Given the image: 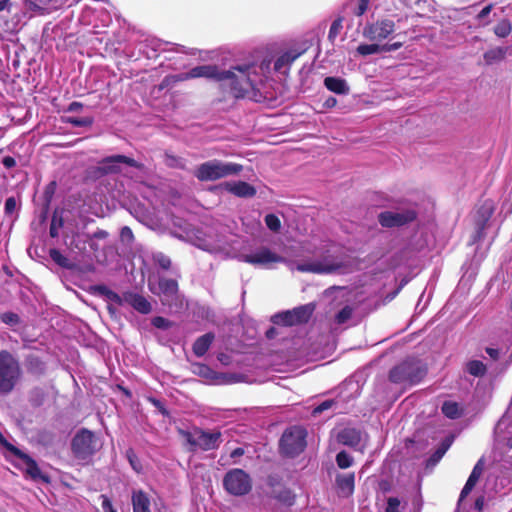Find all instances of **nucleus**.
Wrapping results in <instances>:
<instances>
[{
    "label": "nucleus",
    "mask_w": 512,
    "mask_h": 512,
    "mask_svg": "<svg viewBox=\"0 0 512 512\" xmlns=\"http://www.w3.org/2000/svg\"><path fill=\"white\" fill-rule=\"evenodd\" d=\"M507 53V48L505 47H495L487 50L484 55V61L487 65H492L494 63H498L502 61Z\"/></svg>",
    "instance_id": "obj_31"
},
{
    "label": "nucleus",
    "mask_w": 512,
    "mask_h": 512,
    "mask_svg": "<svg viewBox=\"0 0 512 512\" xmlns=\"http://www.w3.org/2000/svg\"><path fill=\"white\" fill-rule=\"evenodd\" d=\"M49 255H50L51 259L54 261V263H56L58 266L65 268V269H71V267H72L71 262L65 255H63V253L59 249H57V248L50 249Z\"/></svg>",
    "instance_id": "obj_40"
},
{
    "label": "nucleus",
    "mask_w": 512,
    "mask_h": 512,
    "mask_svg": "<svg viewBox=\"0 0 512 512\" xmlns=\"http://www.w3.org/2000/svg\"><path fill=\"white\" fill-rule=\"evenodd\" d=\"M275 324H280L284 326H292L296 325L294 315L292 311H285L279 314H276L272 318Z\"/></svg>",
    "instance_id": "obj_45"
},
{
    "label": "nucleus",
    "mask_w": 512,
    "mask_h": 512,
    "mask_svg": "<svg viewBox=\"0 0 512 512\" xmlns=\"http://www.w3.org/2000/svg\"><path fill=\"white\" fill-rule=\"evenodd\" d=\"M151 324L153 327L160 330H167L172 326V322L163 317V316H155L151 319Z\"/></svg>",
    "instance_id": "obj_57"
},
{
    "label": "nucleus",
    "mask_w": 512,
    "mask_h": 512,
    "mask_svg": "<svg viewBox=\"0 0 512 512\" xmlns=\"http://www.w3.org/2000/svg\"><path fill=\"white\" fill-rule=\"evenodd\" d=\"M146 400L151 405H153L156 408L157 412L159 414H161L163 417H166V418L170 417V412H169L168 408L166 407V404L163 400H161L153 395L147 396Z\"/></svg>",
    "instance_id": "obj_47"
},
{
    "label": "nucleus",
    "mask_w": 512,
    "mask_h": 512,
    "mask_svg": "<svg viewBox=\"0 0 512 512\" xmlns=\"http://www.w3.org/2000/svg\"><path fill=\"white\" fill-rule=\"evenodd\" d=\"M241 170L242 166L240 164L210 160L198 167L196 176L202 181H213L238 174Z\"/></svg>",
    "instance_id": "obj_8"
},
{
    "label": "nucleus",
    "mask_w": 512,
    "mask_h": 512,
    "mask_svg": "<svg viewBox=\"0 0 512 512\" xmlns=\"http://www.w3.org/2000/svg\"><path fill=\"white\" fill-rule=\"evenodd\" d=\"M221 433L218 430L205 431L194 427V449L203 451L217 449L221 443Z\"/></svg>",
    "instance_id": "obj_15"
},
{
    "label": "nucleus",
    "mask_w": 512,
    "mask_h": 512,
    "mask_svg": "<svg viewBox=\"0 0 512 512\" xmlns=\"http://www.w3.org/2000/svg\"><path fill=\"white\" fill-rule=\"evenodd\" d=\"M357 52L360 54V55H363V56H367V55H372V54H376V53H379V52H382V47L381 45H378V44H361L357 47Z\"/></svg>",
    "instance_id": "obj_51"
},
{
    "label": "nucleus",
    "mask_w": 512,
    "mask_h": 512,
    "mask_svg": "<svg viewBox=\"0 0 512 512\" xmlns=\"http://www.w3.org/2000/svg\"><path fill=\"white\" fill-rule=\"evenodd\" d=\"M159 294L165 297H172L178 292V283L175 279L161 277L158 281Z\"/></svg>",
    "instance_id": "obj_29"
},
{
    "label": "nucleus",
    "mask_w": 512,
    "mask_h": 512,
    "mask_svg": "<svg viewBox=\"0 0 512 512\" xmlns=\"http://www.w3.org/2000/svg\"><path fill=\"white\" fill-rule=\"evenodd\" d=\"M445 448H441L439 447L435 452L434 454L429 458L428 460V463L429 464H432V465H435L437 464L440 459L443 457V455L445 454Z\"/></svg>",
    "instance_id": "obj_64"
},
{
    "label": "nucleus",
    "mask_w": 512,
    "mask_h": 512,
    "mask_svg": "<svg viewBox=\"0 0 512 512\" xmlns=\"http://www.w3.org/2000/svg\"><path fill=\"white\" fill-rule=\"evenodd\" d=\"M5 450L14 457H16L17 459L22 460L26 464L25 472L33 480H42L44 482H49V477L43 474L38 463L29 454L25 453L12 443Z\"/></svg>",
    "instance_id": "obj_14"
},
{
    "label": "nucleus",
    "mask_w": 512,
    "mask_h": 512,
    "mask_svg": "<svg viewBox=\"0 0 512 512\" xmlns=\"http://www.w3.org/2000/svg\"><path fill=\"white\" fill-rule=\"evenodd\" d=\"M91 290L94 295L103 298L107 302L115 303L118 306L128 304L140 314L146 315L152 311V305L148 299L137 292L129 290L120 295L105 284H95L91 287Z\"/></svg>",
    "instance_id": "obj_4"
},
{
    "label": "nucleus",
    "mask_w": 512,
    "mask_h": 512,
    "mask_svg": "<svg viewBox=\"0 0 512 512\" xmlns=\"http://www.w3.org/2000/svg\"><path fill=\"white\" fill-rule=\"evenodd\" d=\"M185 47L169 42H164L155 37L147 36L137 42L133 49L126 47L123 50L125 57L129 61H137L141 57L146 59H157L161 53H169L172 51L184 53Z\"/></svg>",
    "instance_id": "obj_5"
},
{
    "label": "nucleus",
    "mask_w": 512,
    "mask_h": 512,
    "mask_svg": "<svg viewBox=\"0 0 512 512\" xmlns=\"http://www.w3.org/2000/svg\"><path fill=\"white\" fill-rule=\"evenodd\" d=\"M353 314V308L349 305L343 307L336 315H335V322L337 324H344L346 323Z\"/></svg>",
    "instance_id": "obj_54"
},
{
    "label": "nucleus",
    "mask_w": 512,
    "mask_h": 512,
    "mask_svg": "<svg viewBox=\"0 0 512 512\" xmlns=\"http://www.w3.org/2000/svg\"><path fill=\"white\" fill-rule=\"evenodd\" d=\"M484 469L483 460L480 459L474 466L468 480L466 481L459 497V503L473 490Z\"/></svg>",
    "instance_id": "obj_22"
},
{
    "label": "nucleus",
    "mask_w": 512,
    "mask_h": 512,
    "mask_svg": "<svg viewBox=\"0 0 512 512\" xmlns=\"http://www.w3.org/2000/svg\"><path fill=\"white\" fill-rule=\"evenodd\" d=\"M512 31V25L509 20L502 19L494 27V33L499 38H506Z\"/></svg>",
    "instance_id": "obj_48"
},
{
    "label": "nucleus",
    "mask_w": 512,
    "mask_h": 512,
    "mask_svg": "<svg viewBox=\"0 0 512 512\" xmlns=\"http://www.w3.org/2000/svg\"><path fill=\"white\" fill-rule=\"evenodd\" d=\"M338 439L344 445L355 447L361 441V433L355 428H345L339 433Z\"/></svg>",
    "instance_id": "obj_28"
},
{
    "label": "nucleus",
    "mask_w": 512,
    "mask_h": 512,
    "mask_svg": "<svg viewBox=\"0 0 512 512\" xmlns=\"http://www.w3.org/2000/svg\"><path fill=\"white\" fill-rule=\"evenodd\" d=\"M353 462H354L353 457L349 453H347L346 451H340L336 455L337 466L339 468H341V469L349 468L350 466L353 465Z\"/></svg>",
    "instance_id": "obj_49"
},
{
    "label": "nucleus",
    "mask_w": 512,
    "mask_h": 512,
    "mask_svg": "<svg viewBox=\"0 0 512 512\" xmlns=\"http://www.w3.org/2000/svg\"><path fill=\"white\" fill-rule=\"evenodd\" d=\"M335 487L340 497H350L355 488V473H337L335 476Z\"/></svg>",
    "instance_id": "obj_18"
},
{
    "label": "nucleus",
    "mask_w": 512,
    "mask_h": 512,
    "mask_svg": "<svg viewBox=\"0 0 512 512\" xmlns=\"http://www.w3.org/2000/svg\"><path fill=\"white\" fill-rule=\"evenodd\" d=\"M174 229L171 234L187 243H192V224L188 220H182L179 217L173 219Z\"/></svg>",
    "instance_id": "obj_20"
},
{
    "label": "nucleus",
    "mask_w": 512,
    "mask_h": 512,
    "mask_svg": "<svg viewBox=\"0 0 512 512\" xmlns=\"http://www.w3.org/2000/svg\"><path fill=\"white\" fill-rule=\"evenodd\" d=\"M97 450L96 435L88 428H80L71 440V451L79 460L91 458Z\"/></svg>",
    "instance_id": "obj_9"
},
{
    "label": "nucleus",
    "mask_w": 512,
    "mask_h": 512,
    "mask_svg": "<svg viewBox=\"0 0 512 512\" xmlns=\"http://www.w3.org/2000/svg\"><path fill=\"white\" fill-rule=\"evenodd\" d=\"M63 214V208L56 207L53 210L49 227V235L51 238H57L59 236V230L64 226Z\"/></svg>",
    "instance_id": "obj_27"
},
{
    "label": "nucleus",
    "mask_w": 512,
    "mask_h": 512,
    "mask_svg": "<svg viewBox=\"0 0 512 512\" xmlns=\"http://www.w3.org/2000/svg\"><path fill=\"white\" fill-rule=\"evenodd\" d=\"M133 512H151L150 499L143 490H138L132 494Z\"/></svg>",
    "instance_id": "obj_26"
},
{
    "label": "nucleus",
    "mask_w": 512,
    "mask_h": 512,
    "mask_svg": "<svg viewBox=\"0 0 512 512\" xmlns=\"http://www.w3.org/2000/svg\"><path fill=\"white\" fill-rule=\"evenodd\" d=\"M394 31V21L385 19L366 26L363 35L371 41H382L387 39Z\"/></svg>",
    "instance_id": "obj_16"
},
{
    "label": "nucleus",
    "mask_w": 512,
    "mask_h": 512,
    "mask_svg": "<svg viewBox=\"0 0 512 512\" xmlns=\"http://www.w3.org/2000/svg\"><path fill=\"white\" fill-rule=\"evenodd\" d=\"M24 5L30 11L39 14H50L66 4V0H23Z\"/></svg>",
    "instance_id": "obj_17"
},
{
    "label": "nucleus",
    "mask_w": 512,
    "mask_h": 512,
    "mask_svg": "<svg viewBox=\"0 0 512 512\" xmlns=\"http://www.w3.org/2000/svg\"><path fill=\"white\" fill-rule=\"evenodd\" d=\"M291 311L294 315L296 324L306 323L312 316L314 306L312 304H307L294 308Z\"/></svg>",
    "instance_id": "obj_32"
},
{
    "label": "nucleus",
    "mask_w": 512,
    "mask_h": 512,
    "mask_svg": "<svg viewBox=\"0 0 512 512\" xmlns=\"http://www.w3.org/2000/svg\"><path fill=\"white\" fill-rule=\"evenodd\" d=\"M22 374L18 359L8 350H0V395H8Z\"/></svg>",
    "instance_id": "obj_6"
},
{
    "label": "nucleus",
    "mask_w": 512,
    "mask_h": 512,
    "mask_svg": "<svg viewBox=\"0 0 512 512\" xmlns=\"http://www.w3.org/2000/svg\"><path fill=\"white\" fill-rule=\"evenodd\" d=\"M143 175L147 171L146 165L126 154L115 153L101 158L94 167V175L97 178L109 175H123L133 178V172Z\"/></svg>",
    "instance_id": "obj_2"
},
{
    "label": "nucleus",
    "mask_w": 512,
    "mask_h": 512,
    "mask_svg": "<svg viewBox=\"0 0 512 512\" xmlns=\"http://www.w3.org/2000/svg\"><path fill=\"white\" fill-rule=\"evenodd\" d=\"M305 251L313 254V259L290 261L289 268L294 271L316 274H330L340 271L345 265L341 257L331 253L329 249L305 248Z\"/></svg>",
    "instance_id": "obj_3"
},
{
    "label": "nucleus",
    "mask_w": 512,
    "mask_h": 512,
    "mask_svg": "<svg viewBox=\"0 0 512 512\" xmlns=\"http://www.w3.org/2000/svg\"><path fill=\"white\" fill-rule=\"evenodd\" d=\"M271 73V61L263 60L260 64L243 63L221 69L217 65H200L194 67V78L204 77L214 80L220 87L235 98H249L260 101L261 89Z\"/></svg>",
    "instance_id": "obj_1"
},
{
    "label": "nucleus",
    "mask_w": 512,
    "mask_h": 512,
    "mask_svg": "<svg viewBox=\"0 0 512 512\" xmlns=\"http://www.w3.org/2000/svg\"><path fill=\"white\" fill-rule=\"evenodd\" d=\"M416 218L413 209H400L395 211H384L378 215V221L383 227L392 228L403 226Z\"/></svg>",
    "instance_id": "obj_13"
},
{
    "label": "nucleus",
    "mask_w": 512,
    "mask_h": 512,
    "mask_svg": "<svg viewBox=\"0 0 512 512\" xmlns=\"http://www.w3.org/2000/svg\"><path fill=\"white\" fill-rule=\"evenodd\" d=\"M341 28H342L341 19L334 20L329 29V34H328L329 39L333 40L338 35Z\"/></svg>",
    "instance_id": "obj_60"
},
{
    "label": "nucleus",
    "mask_w": 512,
    "mask_h": 512,
    "mask_svg": "<svg viewBox=\"0 0 512 512\" xmlns=\"http://www.w3.org/2000/svg\"><path fill=\"white\" fill-rule=\"evenodd\" d=\"M61 121L73 127H90L94 123V118L91 116L76 117V116H62Z\"/></svg>",
    "instance_id": "obj_33"
},
{
    "label": "nucleus",
    "mask_w": 512,
    "mask_h": 512,
    "mask_svg": "<svg viewBox=\"0 0 512 512\" xmlns=\"http://www.w3.org/2000/svg\"><path fill=\"white\" fill-rule=\"evenodd\" d=\"M51 206L40 203L39 208L36 210V217L39 225H45L48 221Z\"/></svg>",
    "instance_id": "obj_52"
},
{
    "label": "nucleus",
    "mask_w": 512,
    "mask_h": 512,
    "mask_svg": "<svg viewBox=\"0 0 512 512\" xmlns=\"http://www.w3.org/2000/svg\"><path fill=\"white\" fill-rule=\"evenodd\" d=\"M1 164L5 169L10 170L16 167L17 162L14 157L6 155L1 159Z\"/></svg>",
    "instance_id": "obj_63"
},
{
    "label": "nucleus",
    "mask_w": 512,
    "mask_h": 512,
    "mask_svg": "<svg viewBox=\"0 0 512 512\" xmlns=\"http://www.w3.org/2000/svg\"><path fill=\"white\" fill-rule=\"evenodd\" d=\"M18 209L17 200L14 196L6 198L4 203V213L6 216L13 215Z\"/></svg>",
    "instance_id": "obj_58"
},
{
    "label": "nucleus",
    "mask_w": 512,
    "mask_h": 512,
    "mask_svg": "<svg viewBox=\"0 0 512 512\" xmlns=\"http://www.w3.org/2000/svg\"><path fill=\"white\" fill-rule=\"evenodd\" d=\"M46 394L42 388H33L28 395V401L33 408L41 407L45 402Z\"/></svg>",
    "instance_id": "obj_38"
},
{
    "label": "nucleus",
    "mask_w": 512,
    "mask_h": 512,
    "mask_svg": "<svg viewBox=\"0 0 512 512\" xmlns=\"http://www.w3.org/2000/svg\"><path fill=\"white\" fill-rule=\"evenodd\" d=\"M441 410L442 413L450 419H457L462 415V409L459 404L454 401H445Z\"/></svg>",
    "instance_id": "obj_36"
},
{
    "label": "nucleus",
    "mask_w": 512,
    "mask_h": 512,
    "mask_svg": "<svg viewBox=\"0 0 512 512\" xmlns=\"http://www.w3.org/2000/svg\"><path fill=\"white\" fill-rule=\"evenodd\" d=\"M25 367L30 375L41 377L46 373L47 366L43 359L36 354L25 356Z\"/></svg>",
    "instance_id": "obj_21"
},
{
    "label": "nucleus",
    "mask_w": 512,
    "mask_h": 512,
    "mask_svg": "<svg viewBox=\"0 0 512 512\" xmlns=\"http://www.w3.org/2000/svg\"><path fill=\"white\" fill-rule=\"evenodd\" d=\"M57 181L56 180H52L50 181L44 188V191H43V194H42V197H41V203L42 204H46V205H50L51 206V203H52V200L55 196V193H56V190H57Z\"/></svg>",
    "instance_id": "obj_42"
},
{
    "label": "nucleus",
    "mask_w": 512,
    "mask_h": 512,
    "mask_svg": "<svg viewBox=\"0 0 512 512\" xmlns=\"http://www.w3.org/2000/svg\"><path fill=\"white\" fill-rule=\"evenodd\" d=\"M493 10V4H488L482 8V10L475 16V21L478 26H488L492 21L491 12Z\"/></svg>",
    "instance_id": "obj_39"
},
{
    "label": "nucleus",
    "mask_w": 512,
    "mask_h": 512,
    "mask_svg": "<svg viewBox=\"0 0 512 512\" xmlns=\"http://www.w3.org/2000/svg\"><path fill=\"white\" fill-rule=\"evenodd\" d=\"M508 425H509V422H508L507 418L505 416H503L496 424L494 433H495L496 440L500 444H503V445L507 446L508 448H512V437L505 439L504 437L501 436L503 429L506 428Z\"/></svg>",
    "instance_id": "obj_35"
},
{
    "label": "nucleus",
    "mask_w": 512,
    "mask_h": 512,
    "mask_svg": "<svg viewBox=\"0 0 512 512\" xmlns=\"http://www.w3.org/2000/svg\"><path fill=\"white\" fill-rule=\"evenodd\" d=\"M467 372L475 377H481L486 373V366L482 361L472 360L466 364Z\"/></svg>",
    "instance_id": "obj_41"
},
{
    "label": "nucleus",
    "mask_w": 512,
    "mask_h": 512,
    "mask_svg": "<svg viewBox=\"0 0 512 512\" xmlns=\"http://www.w3.org/2000/svg\"><path fill=\"white\" fill-rule=\"evenodd\" d=\"M265 224L273 232H278L281 228V221L275 214H267L265 216Z\"/></svg>",
    "instance_id": "obj_56"
},
{
    "label": "nucleus",
    "mask_w": 512,
    "mask_h": 512,
    "mask_svg": "<svg viewBox=\"0 0 512 512\" xmlns=\"http://www.w3.org/2000/svg\"><path fill=\"white\" fill-rule=\"evenodd\" d=\"M426 375V368L421 361L406 359L391 369L389 379L395 384L414 385L419 383Z\"/></svg>",
    "instance_id": "obj_7"
},
{
    "label": "nucleus",
    "mask_w": 512,
    "mask_h": 512,
    "mask_svg": "<svg viewBox=\"0 0 512 512\" xmlns=\"http://www.w3.org/2000/svg\"><path fill=\"white\" fill-rule=\"evenodd\" d=\"M370 0H360L354 10V14L362 16L368 10Z\"/></svg>",
    "instance_id": "obj_62"
},
{
    "label": "nucleus",
    "mask_w": 512,
    "mask_h": 512,
    "mask_svg": "<svg viewBox=\"0 0 512 512\" xmlns=\"http://www.w3.org/2000/svg\"><path fill=\"white\" fill-rule=\"evenodd\" d=\"M215 336L213 333H206L194 342V355L202 356L209 349Z\"/></svg>",
    "instance_id": "obj_30"
},
{
    "label": "nucleus",
    "mask_w": 512,
    "mask_h": 512,
    "mask_svg": "<svg viewBox=\"0 0 512 512\" xmlns=\"http://www.w3.org/2000/svg\"><path fill=\"white\" fill-rule=\"evenodd\" d=\"M300 56V53L295 51H287L280 55L274 63V71L286 74L290 65Z\"/></svg>",
    "instance_id": "obj_23"
},
{
    "label": "nucleus",
    "mask_w": 512,
    "mask_h": 512,
    "mask_svg": "<svg viewBox=\"0 0 512 512\" xmlns=\"http://www.w3.org/2000/svg\"><path fill=\"white\" fill-rule=\"evenodd\" d=\"M226 491L235 496H242L250 492L252 480L248 473L242 469L229 470L223 479Z\"/></svg>",
    "instance_id": "obj_11"
},
{
    "label": "nucleus",
    "mask_w": 512,
    "mask_h": 512,
    "mask_svg": "<svg viewBox=\"0 0 512 512\" xmlns=\"http://www.w3.org/2000/svg\"><path fill=\"white\" fill-rule=\"evenodd\" d=\"M194 375H198L209 381L216 378V373L211 368L200 363H194Z\"/></svg>",
    "instance_id": "obj_46"
},
{
    "label": "nucleus",
    "mask_w": 512,
    "mask_h": 512,
    "mask_svg": "<svg viewBox=\"0 0 512 512\" xmlns=\"http://www.w3.org/2000/svg\"><path fill=\"white\" fill-rule=\"evenodd\" d=\"M119 237L120 241L125 245H131L135 240L133 231L129 226H123L120 229Z\"/></svg>",
    "instance_id": "obj_55"
},
{
    "label": "nucleus",
    "mask_w": 512,
    "mask_h": 512,
    "mask_svg": "<svg viewBox=\"0 0 512 512\" xmlns=\"http://www.w3.org/2000/svg\"><path fill=\"white\" fill-rule=\"evenodd\" d=\"M272 498L275 499L280 506L290 507L294 504L296 495L286 487H277L272 491Z\"/></svg>",
    "instance_id": "obj_25"
},
{
    "label": "nucleus",
    "mask_w": 512,
    "mask_h": 512,
    "mask_svg": "<svg viewBox=\"0 0 512 512\" xmlns=\"http://www.w3.org/2000/svg\"><path fill=\"white\" fill-rule=\"evenodd\" d=\"M90 240V237L87 233L76 232L73 234L71 239V245L74 246L79 251H84L87 248V241Z\"/></svg>",
    "instance_id": "obj_43"
},
{
    "label": "nucleus",
    "mask_w": 512,
    "mask_h": 512,
    "mask_svg": "<svg viewBox=\"0 0 512 512\" xmlns=\"http://www.w3.org/2000/svg\"><path fill=\"white\" fill-rule=\"evenodd\" d=\"M101 498V507L103 509V512H118L116 508H114L111 499L107 496L102 494L100 496Z\"/></svg>",
    "instance_id": "obj_59"
},
{
    "label": "nucleus",
    "mask_w": 512,
    "mask_h": 512,
    "mask_svg": "<svg viewBox=\"0 0 512 512\" xmlns=\"http://www.w3.org/2000/svg\"><path fill=\"white\" fill-rule=\"evenodd\" d=\"M339 400L337 399H327L323 402H321L318 406H316L313 409V415L317 416L321 414L323 411H326L328 409L334 408V410H337Z\"/></svg>",
    "instance_id": "obj_50"
},
{
    "label": "nucleus",
    "mask_w": 512,
    "mask_h": 512,
    "mask_svg": "<svg viewBox=\"0 0 512 512\" xmlns=\"http://www.w3.org/2000/svg\"><path fill=\"white\" fill-rule=\"evenodd\" d=\"M223 187L229 193L240 198H251L256 194L255 187L245 181L225 182Z\"/></svg>",
    "instance_id": "obj_19"
},
{
    "label": "nucleus",
    "mask_w": 512,
    "mask_h": 512,
    "mask_svg": "<svg viewBox=\"0 0 512 512\" xmlns=\"http://www.w3.org/2000/svg\"><path fill=\"white\" fill-rule=\"evenodd\" d=\"M125 457L128 461V463L130 464L131 468L136 472V473H141L142 470H143V466L141 464V461L139 460L136 452L134 451L133 448H128L126 451H125Z\"/></svg>",
    "instance_id": "obj_44"
},
{
    "label": "nucleus",
    "mask_w": 512,
    "mask_h": 512,
    "mask_svg": "<svg viewBox=\"0 0 512 512\" xmlns=\"http://www.w3.org/2000/svg\"><path fill=\"white\" fill-rule=\"evenodd\" d=\"M0 321L6 326L10 327L14 332H16L15 327L22 324L20 315L13 311H5L0 313Z\"/></svg>",
    "instance_id": "obj_34"
},
{
    "label": "nucleus",
    "mask_w": 512,
    "mask_h": 512,
    "mask_svg": "<svg viewBox=\"0 0 512 512\" xmlns=\"http://www.w3.org/2000/svg\"><path fill=\"white\" fill-rule=\"evenodd\" d=\"M324 85L329 91L339 95H347L350 92L346 80L340 77H326L324 79Z\"/></svg>",
    "instance_id": "obj_24"
},
{
    "label": "nucleus",
    "mask_w": 512,
    "mask_h": 512,
    "mask_svg": "<svg viewBox=\"0 0 512 512\" xmlns=\"http://www.w3.org/2000/svg\"><path fill=\"white\" fill-rule=\"evenodd\" d=\"M306 446V430L300 426L286 429L280 439L282 454L294 457L300 454Z\"/></svg>",
    "instance_id": "obj_10"
},
{
    "label": "nucleus",
    "mask_w": 512,
    "mask_h": 512,
    "mask_svg": "<svg viewBox=\"0 0 512 512\" xmlns=\"http://www.w3.org/2000/svg\"><path fill=\"white\" fill-rule=\"evenodd\" d=\"M164 163L170 168L185 169L186 159L181 156L175 155L170 151H166L164 154Z\"/></svg>",
    "instance_id": "obj_37"
},
{
    "label": "nucleus",
    "mask_w": 512,
    "mask_h": 512,
    "mask_svg": "<svg viewBox=\"0 0 512 512\" xmlns=\"http://www.w3.org/2000/svg\"><path fill=\"white\" fill-rule=\"evenodd\" d=\"M240 258L245 263L264 268H271L275 263L290 262L266 246H260L250 253H243Z\"/></svg>",
    "instance_id": "obj_12"
},
{
    "label": "nucleus",
    "mask_w": 512,
    "mask_h": 512,
    "mask_svg": "<svg viewBox=\"0 0 512 512\" xmlns=\"http://www.w3.org/2000/svg\"><path fill=\"white\" fill-rule=\"evenodd\" d=\"M400 501L396 497H390L387 500L386 512H399Z\"/></svg>",
    "instance_id": "obj_61"
},
{
    "label": "nucleus",
    "mask_w": 512,
    "mask_h": 512,
    "mask_svg": "<svg viewBox=\"0 0 512 512\" xmlns=\"http://www.w3.org/2000/svg\"><path fill=\"white\" fill-rule=\"evenodd\" d=\"M153 260L163 270H168L171 266V259L162 252L154 253Z\"/></svg>",
    "instance_id": "obj_53"
}]
</instances>
